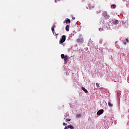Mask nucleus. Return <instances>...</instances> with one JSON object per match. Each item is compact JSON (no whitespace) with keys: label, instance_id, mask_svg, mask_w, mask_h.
Listing matches in <instances>:
<instances>
[{"label":"nucleus","instance_id":"1","mask_svg":"<svg viewBox=\"0 0 129 129\" xmlns=\"http://www.w3.org/2000/svg\"><path fill=\"white\" fill-rule=\"evenodd\" d=\"M66 41V36L62 35L61 37V39L59 40V44H63L64 42Z\"/></svg>","mask_w":129,"mask_h":129},{"label":"nucleus","instance_id":"2","mask_svg":"<svg viewBox=\"0 0 129 129\" xmlns=\"http://www.w3.org/2000/svg\"><path fill=\"white\" fill-rule=\"evenodd\" d=\"M104 111V110H103V109H100L99 111H98L97 114L98 115H101V114H102V113H103Z\"/></svg>","mask_w":129,"mask_h":129},{"label":"nucleus","instance_id":"3","mask_svg":"<svg viewBox=\"0 0 129 129\" xmlns=\"http://www.w3.org/2000/svg\"><path fill=\"white\" fill-rule=\"evenodd\" d=\"M64 64H67V62H68V56H67V55H65V57H64Z\"/></svg>","mask_w":129,"mask_h":129},{"label":"nucleus","instance_id":"4","mask_svg":"<svg viewBox=\"0 0 129 129\" xmlns=\"http://www.w3.org/2000/svg\"><path fill=\"white\" fill-rule=\"evenodd\" d=\"M63 23H66V24H70V23H71V21L70 20V19H68V18H66V20L64 21H63Z\"/></svg>","mask_w":129,"mask_h":129},{"label":"nucleus","instance_id":"5","mask_svg":"<svg viewBox=\"0 0 129 129\" xmlns=\"http://www.w3.org/2000/svg\"><path fill=\"white\" fill-rule=\"evenodd\" d=\"M94 7H95V6H94V4H89V10H91L92 9H93V8H94Z\"/></svg>","mask_w":129,"mask_h":129},{"label":"nucleus","instance_id":"6","mask_svg":"<svg viewBox=\"0 0 129 129\" xmlns=\"http://www.w3.org/2000/svg\"><path fill=\"white\" fill-rule=\"evenodd\" d=\"M76 41H77V43H81V44H82V43H83V39H82V38L78 39H77Z\"/></svg>","mask_w":129,"mask_h":129},{"label":"nucleus","instance_id":"7","mask_svg":"<svg viewBox=\"0 0 129 129\" xmlns=\"http://www.w3.org/2000/svg\"><path fill=\"white\" fill-rule=\"evenodd\" d=\"M101 12V9H100L99 7H98V8L97 9L96 12L97 13V14H100Z\"/></svg>","mask_w":129,"mask_h":129},{"label":"nucleus","instance_id":"8","mask_svg":"<svg viewBox=\"0 0 129 129\" xmlns=\"http://www.w3.org/2000/svg\"><path fill=\"white\" fill-rule=\"evenodd\" d=\"M82 89L83 91H84V92H85V93H88V91H87V90L86 89H85V88L82 87Z\"/></svg>","mask_w":129,"mask_h":129},{"label":"nucleus","instance_id":"9","mask_svg":"<svg viewBox=\"0 0 129 129\" xmlns=\"http://www.w3.org/2000/svg\"><path fill=\"white\" fill-rule=\"evenodd\" d=\"M104 17L108 18V15H107V12H104Z\"/></svg>","mask_w":129,"mask_h":129},{"label":"nucleus","instance_id":"10","mask_svg":"<svg viewBox=\"0 0 129 129\" xmlns=\"http://www.w3.org/2000/svg\"><path fill=\"white\" fill-rule=\"evenodd\" d=\"M66 31H67V32H69V25L66 26Z\"/></svg>","mask_w":129,"mask_h":129},{"label":"nucleus","instance_id":"11","mask_svg":"<svg viewBox=\"0 0 129 129\" xmlns=\"http://www.w3.org/2000/svg\"><path fill=\"white\" fill-rule=\"evenodd\" d=\"M116 8V6L115 4H112L111 5V8L112 9H115Z\"/></svg>","mask_w":129,"mask_h":129},{"label":"nucleus","instance_id":"12","mask_svg":"<svg viewBox=\"0 0 129 129\" xmlns=\"http://www.w3.org/2000/svg\"><path fill=\"white\" fill-rule=\"evenodd\" d=\"M68 128L74 129V127L72 125H68Z\"/></svg>","mask_w":129,"mask_h":129},{"label":"nucleus","instance_id":"13","mask_svg":"<svg viewBox=\"0 0 129 129\" xmlns=\"http://www.w3.org/2000/svg\"><path fill=\"white\" fill-rule=\"evenodd\" d=\"M113 24L114 25H117L118 24V20H115L114 22H113Z\"/></svg>","mask_w":129,"mask_h":129},{"label":"nucleus","instance_id":"14","mask_svg":"<svg viewBox=\"0 0 129 129\" xmlns=\"http://www.w3.org/2000/svg\"><path fill=\"white\" fill-rule=\"evenodd\" d=\"M51 31L53 33H54V31H55V25H54L51 28Z\"/></svg>","mask_w":129,"mask_h":129},{"label":"nucleus","instance_id":"15","mask_svg":"<svg viewBox=\"0 0 129 129\" xmlns=\"http://www.w3.org/2000/svg\"><path fill=\"white\" fill-rule=\"evenodd\" d=\"M108 105L109 107H112V106H113V105H112V104H111L109 102L108 103Z\"/></svg>","mask_w":129,"mask_h":129},{"label":"nucleus","instance_id":"16","mask_svg":"<svg viewBox=\"0 0 129 129\" xmlns=\"http://www.w3.org/2000/svg\"><path fill=\"white\" fill-rule=\"evenodd\" d=\"M81 116H82L81 114H77L76 117L77 118H79V117H81Z\"/></svg>","mask_w":129,"mask_h":129},{"label":"nucleus","instance_id":"17","mask_svg":"<svg viewBox=\"0 0 129 129\" xmlns=\"http://www.w3.org/2000/svg\"><path fill=\"white\" fill-rule=\"evenodd\" d=\"M65 57V55H64V54H61V59H63V58Z\"/></svg>","mask_w":129,"mask_h":129},{"label":"nucleus","instance_id":"18","mask_svg":"<svg viewBox=\"0 0 129 129\" xmlns=\"http://www.w3.org/2000/svg\"><path fill=\"white\" fill-rule=\"evenodd\" d=\"M103 30V28H99V32H102Z\"/></svg>","mask_w":129,"mask_h":129},{"label":"nucleus","instance_id":"19","mask_svg":"<svg viewBox=\"0 0 129 129\" xmlns=\"http://www.w3.org/2000/svg\"><path fill=\"white\" fill-rule=\"evenodd\" d=\"M96 85L97 88H99V87H100L99 84L98 83H96Z\"/></svg>","mask_w":129,"mask_h":129},{"label":"nucleus","instance_id":"20","mask_svg":"<svg viewBox=\"0 0 129 129\" xmlns=\"http://www.w3.org/2000/svg\"><path fill=\"white\" fill-rule=\"evenodd\" d=\"M67 121H70V120H71V119L70 118H67Z\"/></svg>","mask_w":129,"mask_h":129},{"label":"nucleus","instance_id":"21","mask_svg":"<svg viewBox=\"0 0 129 129\" xmlns=\"http://www.w3.org/2000/svg\"><path fill=\"white\" fill-rule=\"evenodd\" d=\"M63 125H67V123H65V122H63L62 123Z\"/></svg>","mask_w":129,"mask_h":129},{"label":"nucleus","instance_id":"22","mask_svg":"<svg viewBox=\"0 0 129 129\" xmlns=\"http://www.w3.org/2000/svg\"><path fill=\"white\" fill-rule=\"evenodd\" d=\"M126 41L128 43V39L127 38L126 39Z\"/></svg>","mask_w":129,"mask_h":129},{"label":"nucleus","instance_id":"23","mask_svg":"<svg viewBox=\"0 0 129 129\" xmlns=\"http://www.w3.org/2000/svg\"><path fill=\"white\" fill-rule=\"evenodd\" d=\"M64 129H68V126H66V127H64Z\"/></svg>","mask_w":129,"mask_h":129},{"label":"nucleus","instance_id":"24","mask_svg":"<svg viewBox=\"0 0 129 129\" xmlns=\"http://www.w3.org/2000/svg\"><path fill=\"white\" fill-rule=\"evenodd\" d=\"M72 19H73V20H75V17H73Z\"/></svg>","mask_w":129,"mask_h":129},{"label":"nucleus","instance_id":"25","mask_svg":"<svg viewBox=\"0 0 129 129\" xmlns=\"http://www.w3.org/2000/svg\"><path fill=\"white\" fill-rule=\"evenodd\" d=\"M124 45H126V42H124Z\"/></svg>","mask_w":129,"mask_h":129},{"label":"nucleus","instance_id":"26","mask_svg":"<svg viewBox=\"0 0 129 129\" xmlns=\"http://www.w3.org/2000/svg\"><path fill=\"white\" fill-rule=\"evenodd\" d=\"M57 35H58V34H56V36H57Z\"/></svg>","mask_w":129,"mask_h":129},{"label":"nucleus","instance_id":"27","mask_svg":"<svg viewBox=\"0 0 129 129\" xmlns=\"http://www.w3.org/2000/svg\"><path fill=\"white\" fill-rule=\"evenodd\" d=\"M87 9H88V7H87Z\"/></svg>","mask_w":129,"mask_h":129},{"label":"nucleus","instance_id":"28","mask_svg":"<svg viewBox=\"0 0 129 129\" xmlns=\"http://www.w3.org/2000/svg\"><path fill=\"white\" fill-rule=\"evenodd\" d=\"M123 1L124 2L125 0H123Z\"/></svg>","mask_w":129,"mask_h":129},{"label":"nucleus","instance_id":"29","mask_svg":"<svg viewBox=\"0 0 129 129\" xmlns=\"http://www.w3.org/2000/svg\"><path fill=\"white\" fill-rule=\"evenodd\" d=\"M55 3H56V1H55Z\"/></svg>","mask_w":129,"mask_h":129}]
</instances>
